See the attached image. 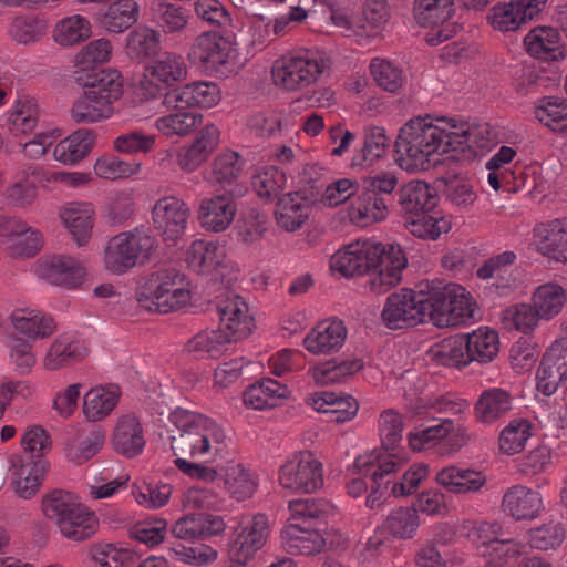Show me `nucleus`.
<instances>
[{
	"mask_svg": "<svg viewBox=\"0 0 567 567\" xmlns=\"http://www.w3.org/2000/svg\"><path fill=\"white\" fill-rule=\"evenodd\" d=\"M475 302L466 289L444 280L422 281L417 290L401 289L390 295L381 318L392 330L429 320L439 328L455 327L474 317Z\"/></svg>",
	"mask_w": 567,
	"mask_h": 567,
	"instance_id": "nucleus-1",
	"label": "nucleus"
},
{
	"mask_svg": "<svg viewBox=\"0 0 567 567\" xmlns=\"http://www.w3.org/2000/svg\"><path fill=\"white\" fill-rule=\"evenodd\" d=\"M402 248L372 239L351 243L331 257V269L344 277L369 272V287L374 293L386 292L398 285L406 267Z\"/></svg>",
	"mask_w": 567,
	"mask_h": 567,
	"instance_id": "nucleus-2",
	"label": "nucleus"
},
{
	"mask_svg": "<svg viewBox=\"0 0 567 567\" xmlns=\"http://www.w3.org/2000/svg\"><path fill=\"white\" fill-rule=\"evenodd\" d=\"M449 120L417 116L406 122L395 141V162L410 172L429 171L440 155L452 152Z\"/></svg>",
	"mask_w": 567,
	"mask_h": 567,
	"instance_id": "nucleus-3",
	"label": "nucleus"
},
{
	"mask_svg": "<svg viewBox=\"0 0 567 567\" xmlns=\"http://www.w3.org/2000/svg\"><path fill=\"white\" fill-rule=\"evenodd\" d=\"M168 420L178 430V435L171 437L174 455L212 462L227 454L229 436L215 420L181 408L172 411Z\"/></svg>",
	"mask_w": 567,
	"mask_h": 567,
	"instance_id": "nucleus-4",
	"label": "nucleus"
},
{
	"mask_svg": "<svg viewBox=\"0 0 567 567\" xmlns=\"http://www.w3.org/2000/svg\"><path fill=\"white\" fill-rule=\"evenodd\" d=\"M291 519L281 530L284 549L290 555L311 556L322 551L326 539L321 532L334 506L323 498H305L289 502Z\"/></svg>",
	"mask_w": 567,
	"mask_h": 567,
	"instance_id": "nucleus-5",
	"label": "nucleus"
},
{
	"mask_svg": "<svg viewBox=\"0 0 567 567\" xmlns=\"http://www.w3.org/2000/svg\"><path fill=\"white\" fill-rule=\"evenodd\" d=\"M42 511L61 534L80 542L91 537L97 527L95 514L65 491L55 489L42 498Z\"/></svg>",
	"mask_w": 567,
	"mask_h": 567,
	"instance_id": "nucleus-6",
	"label": "nucleus"
},
{
	"mask_svg": "<svg viewBox=\"0 0 567 567\" xmlns=\"http://www.w3.org/2000/svg\"><path fill=\"white\" fill-rule=\"evenodd\" d=\"M394 454L383 457L380 453L360 455L354 461L358 477H353L347 484L348 494L354 498L367 492L370 485L371 492L367 496L365 504L374 509L385 501L391 475L398 471V461Z\"/></svg>",
	"mask_w": 567,
	"mask_h": 567,
	"instance_id": "nucleus-7",
	"label": "nucleus"
},
{
	"mask_svg": "<svg viewBox=\"0 0 567 567\" xmlns=\"http://www.w3.org/2000/svg\"><path fill=\"white\" fill-rule=\"evenodd\" d=\"M156 239L144 228L122 231L104 249V265L113 274H125L150 259Z\"/></svg>",
	"mask_w": 567,
	"mask_h": 567,
	"instance_id": "nucleus-8",
	"label": "nucleus"
},
{
	"mask_svg": "<svg viewBox=\"0 0 567 567\" xmlns=\"http://www.w3.org/2000/svg\"><path fill=\"white\" fill-rule=\"evenodd\" d=\"M327 66L322 53L303 50L277 60L271 73L277 85L287 90H298L315 83Z\"/></svg>",
	"mask_w": 567,
	"mask_h": 567,
	"instance_id": "nucleus-9",
	"label": "nucleus"
},
{
	"mask_svg": "<svg viewBox=\"0 0 567 567\" xmlns=\"http://www.w3.org/2000/svg\"><path fill=\"white\" fill-rule=\"evenodd\" d=\"M270 525L266 515L256 514L241 518L229 542L227 555L229 560L246 566L267 544Z\"/></svg>",
	"mask_w": 567,
	"mask_h": 567,
	"instance_id": "nucleus-10",
	"label": "nucleus"
},
{
	"mask_svg": "<svg viewBox=\"0 0 567 567\" xmlns=\"http://www.w3.org/2000/svg\"><path fill=\"white\" fill-rule=\"evenodd\" d=\"M145 79L141 83L142 95L154 100L163 95V87H171L187 76V65L183 55L162 52L145 68Z\"/></svg>",
	"mask_w": 567,
	"mask_h": 567,
	"instance_id": "nucleus-11",
	"label": "nucleus"
},
{
	"mask_svg": "<svg viewBox=\"0 0 567 567\" xmlns=\"http://www.w3.org/2000/svg\"><path fill=\"white\" fill-rule=\"evenodd\" d=\"M279 483L295 492H316L323 485L322 464L311 453H299L281 465Z\"/></svg>",
	"mask_w": 567,
	"mask_h": 567,
	"instance_id": "nucleus-12",
	"label": "nucleus"
},
{
	"mask_svg": "<svg viewBox=\"0 0 567 567\" xmlns=\"http://www.w3.org/2000/svg\"><path fill=\"white\" fill-rule=\"evenodd\" d=\"M189 218V206L175 196L158 199L152 210L154 228L165 243L176 244L185 235Z\"/></svg>",
	"mask_w": 567,
	"mask_h": 567,
	"instance_id": "nucleus-13",
	"label": "nucleus"
},
{
	"mask_svg": "<svg viewBox=\"0 0 567 567\" xmlns=\"http://www.w3.org/2000/svg\"><path fill=\"white\" fill-rule=\"evenodd\" d=\"M192 55L206 69L224 72L229 71V65L235 62L237 48L231 35L204 32L196 38Z\"/></svg>",
	"mask_w": 567,
	"mask_h": 567,
	"instance_id": "nucleus-14",
	"label": "nucleus"
},
{
	"mask_svg": "<svg viewBox=\"0 0 567 567\" xmlns=\"http://www.w3.org/2000/svg\"><path fill=\"white\" fill-rule=\"evenodd\" d=\"M449 128L452 152L467 157L484 154L495 145L496 134L488 123H457L450 118Z\"/></svg>",
	"mask_w": 567,
	"mask_h": 567,
	"instance_id": "nucleus-15",
	"label": "nucleus"
},
{
	"mask_svg": "<svg viewBox=\"0 0 567 567\" xmlns=\"http://www.w3.org/2000/svg\"><path fill=\"white\" fill-rule=\"evenodd\" d=\"M501 526L497 523L464 520L462 533L473 543L485 546L497 557L518 558L526 553V545L514 539H498Z\"/></svg>",
	"mask_w": 567,
	"mask_h": 567,
	"instance_id": "nucleus-16",
	"label": "nucleus"
},
{
	"mask_svg": "<svg viewBox=\"0 0 567 567\" xmlns=\"http://www.w3.org/2000/svg\"><path fill=\"white\" fill-rule=\"evenodd\" d=\"M567 378V324L564 336L556 340L543 355L536 374V388L546 396L557 391L559 383Z\"/></svg>",
	"mask_w": 567,
	"mask_h": 567,
	"instance_id": "nucleus-17",
	"label": "nucleus"
},
{
	"mask_svg": "<svg viewBox=\"0 0 567 567\" xmlns=\"http://www.w3.org/2000/svg\"><path fill=\"white\" fill-rule=\"evenodd\" d=\"M48 468V462L39 455H14L11 460V484L16 494L24 499L35 496Z\"/></svg>",
	"mask_w": 567,
	"mask_h": 567,
	"instance_id": "nucleus-18",
	"label": "nucleus"
},
{
	"mask_svg": "<svg viewBox=\"0 0 567 567\" xmlns=\"http://www.w3.org/2000/svg\"><path fill=\"white\" fill-rule=\"evenodd\" d=\"M35 275L49 284L68 289L80 288L86 278L81 261L69 256H53L38 261Z\"/></svg>",
	"mask_w": 567,
	"mask_h": 567,
	"instance_id": "nucleus-19",
	"label": "nucleus"
},
{
	"mask_svg": "<svg viewBox=\"0 0 567 567\" xmlns=\"http://www.w3.org/2000/svg\"><path fill=\"white\" fill-rule=\"evenodd\" d=\"M217 311L219 328L235 341L248 337L255 327L248 303L238 295H227L219 301Z\"/></svg>",
	"mask_w": 567,
	"mask_h": 567,
	"instance_id": "nucleus-20",
	"label": "nucleus"
},
{
	"mask_svg": "<svg viewBox=\"0 0 567 567\" xmlns=\"http://www.w3.org/2000/svg\"><path fill=\"white\" fill-rule=\"evenodd\" d=\"M453 4L454 0H417L415 8L417 22L423 27H432L426 35L429 44L437 45L451 37L449 25L444 23L453 12Z\"/></svg>",
	"mask_w": 567,
	"mask_h": 567,
	"instance_id": "nucleus-21",
	"label": "nucleus"
},
{
	"mask_svg": "<svg viewBox=\"0 0 567 567\" xmlns=\"http://www.w3.org/2000/svg\"><path fill=\"white\" fill-rule=\"evenodd\" d=\"M220 97V90L215 82L197 81L166 93L164 104L171 107L209 109L218 104Z\"/></svg>",
	"mask_w": 567,
	"mask_h": 567,
	"instance_id": "nucleus-22",
	"label": "nucleus"
},
{
	"mask_svg": "<svg viewBox=\"0 0 567 567\" xmlns=\"http://www.w3.org/2000/svg\"><path fill=\"white\" fill-rule=\"evenodd\" d=\"M546 2L547 0H512L495 6L488 19L494 29L502 32L513 31L536 17Z\"/></svg>",
	"mask_w": 567,
	"mask_h": 567,
	"instance_id": "nucleus-23",
	"label": "nucleus"
},
{
	"mask_svg": "<svg viewBox=\"0 0 567 567\" xmlns=\"http://www.w3.org/2000/svg\"><path fill=\"white\" fill-rule=\"evenodd\" d=\"M236 212L237 205L231 193L218 194L200 202L198 220L204 229L221 233L231 225Z\"/></svg>",
	"mask_w": 567,
	"mask_h": 567,
	"instance_id": "nucleus-24",
	"label": "nucleus"
},
{
	"mask_svg": "<svg viewBox=\"0 0 567 567\" xmlns=\"http://www.w3.org/2000/svg\"><path fill=\"white\" fill-rule=\"evenodd\" d=\"M346 338L347 329L341 320L326 319L307 333L303 346L313 354H330L341 349Z\"/></svg>",
	"mask_w": 567,
	"mask_h": 567,
	"instance_id": "nucleus-25",
	"label": "nucleus"
},
{
	"mask_svg": "<svg viewBox=\"0 0 567 567\" xmlns=\"http://www.w3.org/2000/svg\"><path fill=\"white\" fill-rule=\"evenodd\" d=\"M87 355L84 340L74 332L62 333L56 337L49 348L43 365L47 370H58L73 364Z\"/></svg>",
	"mask_w": 567,
	"mask_h": 567,
	"instance_id": "nucleus-26",
	"label": "nucleus"
},
{
	"mask_svg": "<svg viewBox=\"0 0 567 567\" xmlns=\"http://www.w3.org/2000/svg\"><path fill=\"white\" fill-rule=\"evenodd\" d=\"M27 224L17 217L0 213V237L9 254L14 257H32L41 248V234L31 233L29 241L21 244L19 236L25 234Z\"/></svg>",
	"mask_w": 567,
	"mask_h": 567,
	"instance_id": "nucleus-27",
	"label": "nucleus"
},
{
	"mask_svg": "<svg viewBox=\"0 0 567 567\" xmlns=\"http://www.w3.org/2000/svg\"><path fill=\"white\" fill-rule=\"evenodd\" d=\"M502 506L515 520L534 519L544 507L540 494L524 485L508 488L503 496Z\"/></svg>",
	"mask_w": 567,
	"mask_h": 567,
	"instance_id": "nucleus-28",
	"label": "nucleus"
},
{
	"mask_svg": "<svg viewBox=\"0 0 567 567\" xmlns=\"http://www.w3.org/2000/svg\"><path fill=\"white\" fill-rule=\"evenodd\" d=\"M311 204V198L301 192L285 194L278 199L275 210L278 226L287 231L299 229L310 215Z\"/></svg>",
	"mask_w": 567,
	"mask_h": 567,
	"instance_id": "nucleus-29",
	"label": "nucleus"
},
{
	"mask_svg": "<svg viewBox=\"0 0 567 567\" xmlns=\"http://www.w3.org/2000/svg\"><path fill=\"white\" fill-rule=\"evenodd\" d=\"M226 524L221 516L212 514H190L179 518L172 533L179 539L207 538L221 534Z\"/></svg>",
	"mask_w": 567,
	"mask_h": 567,
	"instance_id": "nucleus-30",
	"label": "nucleus"
},
{
	"mask_svg": "<svg viewBox=\"0 0 567 567\" xmlns=\"http://www.w3.org/2000/svg\"><path fill=\"white\" fill-rule=\"evenodd\" d=\"M527 52L539 60L559 61L565 58V50L559 32L555 28L538 27L528 32L524 39Z\"/></svg>",
	"mask_w": 567,
	"mask_h": 567,
	"instance_id": "nucleus-31",
	"label": "nucleus"
},
{
	"mask_svg": "<svg viewBox=\"0 0 567 567\" xmlns=\"http://www.w3.org/2000/svg\"><path fill=\"white\" fill-rule=\"evenodd\" d=\"M174 269H159L147 276L136 290V300L141 308L161 313V309L167 306L164 299L165 290L173 285Z\"/></svg>",
	"mask_w": 567,
	"mask_h": 567,
	"instance_id": "nucleus-32",
	"label": "nucleus"
},
{
	"mask_svg": "<svg viewBox=\"0 0 567 567\" xmlns=\"http://www.w3.org/2000/svg\"><path fill=\"white\" fill-rule=\"evenodd\" d=\"M309 404L318 412L330 415V420L344 423L352 420L358 413V403L350 395L321 391L308 399Z\"/></svg>",
	"mask_w": 567,
	"mask_h": 567,
	"instance_id": "nucleus-33",
	"label": "nucleus"
},
{
	"mask_svg": "<svg viewBox=\"0 0 567 567\" xmlns=\"http://www.w3.org/2000/svg\"><path fill=\"white\" fill-rule=\"evenodd\" d=\"M95 134L91 130L80 128L61 140L53 147V158L65 166L76 165L93 148Z\"/></svg>",
	"mask_w": 567,
	"mask_h": 567,
	"instance_id": "nucleus-34",
	"label": "nucleus"
},
{
	"mask_svg": "<svg viewBox=\"0 0 567 567\" xmlns=\"http://www.w3.org/2000/svg\"><path fill=\"white\" fill-rule=\"evenodd\" d=\"M185 259L193 270L209 274L224 266L226 249L218 243L198 239L187 248Z\"/></svg>",
	"mask_w": 567,
	"mask_h": 567,
	"instance_id": "nucleus-35",
	"label": "nucleus"
},
{
	"mask_svg": "<svg viewBox=\"0 0 567 567\" xmlns=\"http://www.w3.org/2000/svg\"><path fill=\"white\" fill-rule=\"evenodd\" d=\"M288 394L287 385L266 378L250 384L243 394V401L252 410H267L279 405Z\"/></svg>",
	"mask_w": 567,
	"mask_h": 567,
	"instance_id": "nucleus-36",
	"label": "nucleus"
},
{
	"mask_svg": "<svg viewBox=\"0 0 567 567\" xmlns=\"http://www.w3.org/2000/svg\"><path fill=\"white\" fill-rule=\"evenodd\" d=\"M219 134L215 124L205 125L193 143L179 155L181 167L188 172L196 169L217 147Z\"/></svg>",
	"mask_w": 567,
	"mask_h": 567,
	"instance_id": "nucleus-37",
	"label": "nucleus"
},
{
	"mask_svg": "<svg viewBox=\"0 0 567 567\" xmlns=\"http://www.w3.org/2000/svg\"><path fill=\"white\" fill-rule=\"evenodd\" d=\"M516 259L517 256L514 251H503L485 260L477 269V276L485 280L494 279L493 285L499 290V293L506 295L515 282L512 269Z\"/></svg>",
	"mask_w": 567,
	"mask_h": 567,
	"instance_id": "nucleus-38",
	"label": "nucleus"
},
{
	"mask_svg": "<svg viewBox=\"0 0 567 567\" xmlns=\"http://www.w3.org/2000/svg\"><path fill=\"white\" fill-rule=\"evenodd\" d=\"M386 213L388 205L384 197L375 192L365 190L351 203L348 215L354 225L367 227L384 219Z\"/></svg>",
	"mask_w": 567,
	"mask_h": 567,
	"instance_id": "nucleus-39",
	"label": "nucleus"
},
{
	"mask_svg": "<svg viewBox=\"0 0 567 567\" xmlns=\"http://www.w3.org/2000/svg\"><path fill=\"white\" fill-rule=\"evenodd\" d=\"M437 194L427 183L411 181L405 184L399 194V203L404 216L432 210L437 204Z\"/></svg>",
	"mask_w": 567,
	"mask_h": 567,
	"instance_id": "nucleus-40",
	"label": "nucleus"
},
{
	"mask_svg": "<svg viewBox=\"0 0 567 567\" xmlns=\"http://www.w3.org/2000/svg\"><path fill=\"white\" fill-rule=\"evenodd\" d=\"M140 6L135 0H115L100 16L101 27L110 33H122L137 22Z\"/></svg>",
	"mask_w": 567,
	"mask_h": 567,
	"instance_id": "nucleus-41",
	"label": "nucleus"
},
{
	"mask_svg": "<svg viewBox=\"0 0 567 567\" xmlns=\"http://www.w3.org/2000/svg\"><path fill=\"white\" fill-rule=\"evenodd\" d=\"M14 331L31 342L53 333L55 324L52 318L34 309H18L11 313Z\"/></svg>",
	"mask_w": 567,
	"mask_h": 567,
	"instance_id": "nucleus-42",
	"label": "nucleus"
},
{
	"mask_svg": "<svg viewBox=\"0 0 567 567\" xmlns=\"http://www.w3.org/2000/svg\"><path fill=\"white\" fill-rule=\"evenodd\" d=\"M120 396L121 389L117 384L93 388L84 395L83 412L90 421H100L111 414Z\"/></svg>",
	"mask_w": 567,
	"mask_h": 567,
	"instance_id": "nucleus-43",
	"label": "nucleus"
},
{
	"mask_svg": "<svg viewBox=\"0 0 567 567\" xmlns=\"http://www.w3.org/2000/svg\"><path fill=\"white\" fill-rule=\"evenodd\" d=\"M93 206L89 203H70L61 212V219L79 246L85 245L93 228Z\"/></svg>",
	"mask_w": 567,
	"mask_h": 567,
	"instance_id": "nucleus-44",
	"label": "nucleus"
},
{
	"mask_svg": "<svg viewBox=\"0 0 567 567\" xmlns=\"http://www.w3.org/2000/svg\"><path fill=\"white\" fill-rule=\"evenodd\" d=\"M246 161L234 151H226L216 156L206 179L221 187L236 184L244 174Z\"/></svg>",
	"mask_w": 567,
	"mask_h": 567,
	"instance_id": "nucleus-45",
	"label": "nucleus"
},
{
	"mask_svg": "<svg viewBox=\"0 0 567 567\" xmlns=\"http://www.w3.org/2000/svg\"><path fill=\"white\" fill-rule=\"evenodd\" d=\"M468 361L478 363L491 362L498 353L499 339L495 330L480 327L471 333H463Z\"/></svg>",
	"mask_w": 567,
	"mask_h": 567,
	"instance_id": "nucleus-46",
	"label": "nucleus"
},
{
	"mask_svg": "<svg viewBox=\"0 0 567 567\" xmlns=\"http://www.w3.org/2000/svg\"><path fill=\"white\" fill-rule=\"evenodd\" d=\"M405 228L415 237L435 240L451 228L450 220L432 209L404 216Z\"/></svg>",
	"mask_w": 567,
	"mask_h": 567,
	"instance_id": "nucleus-47",
	"label": "nucleus"
},
{
	"mask_svg": "<svg viewBox=\"0 0 567 567\" xmlns=\"http://www.w3.org/2000/svg\"><path fill=\"white\" fill-rule=\"evenodd\" d=\"M116 451L127 457H133L143 451L145 440L136 416L125 415L120 419L114 432Z\"/></svg>",
	"mask_w": 567,
	"mask_h": 567,
	"instance_id": "nucleus-48",
	"label": "nucleus"
},
{
	"mask_svg": "<svg viewBox=\"0 0 567 567\" xmlns=\"http://www.w3.org/2000/svg\"><path fill=\"white\" fill-rule=\"evenodd\" d=\"M436 481L452 493H470L481 489L486 477L474 470L449 466L436 474Z\"/></svg>",
	"mask_w": 567,
	"mask_h": 567,
	"instance_id": "nucleus-49",
	"label": "nucleus"
},
{
	"mask_svg": "<svg viewBox=\"0 0 567 567\" xmlns=\"http://www.w3.org/2000/svg\"><path fill=\"white\" fill-rule=\"evenodd\" d=\"M456 431L455 423L451 419L434 420L432 424L411 432L408 437L409 444L414 451L427 450L443 441L451 442Z\"/></svg>",
	"mask_w": 567,
	"mask_h": 567,
	"instance_id": "nucleus-50",
	"label": "nucleus"
},
{
	"mask_svg": "<svg viewBox=\"0 0 567 567\" xmlns=\"http://www.w3.org/2000/svg\"><path fill=\"white\" fill-rule=\"evenodd\" d=\"M39 122V107L37 102L28 96L14 101L6 113V123L13 135L31 133Z\"/></svg>",
	"mask_w": 567,
	"mask_h": 567,
	"instance_id": "nucleus-51",
	"label": "nucleus"
},
{
	"mask_svg": "<svg viewBox=\"0 0 567 567\" xmlns=\"http://www.w3.org/2000/svg\"><path fill=\"white\" fill-rule=\"evenodd\" d=\"M513 408L511 394L501 388L483 391L475 404L476 416L483 423H492L505 415Z\"/></svg>",
	"mask_w": 567,
	"mask_h": 567,
	"instance_id": "nucleus-52",
	"label": "nucleus"
},
{
	"mask_svg": "<svg viewBox=\"0 0 567 567\" xmlns=\"http://www.w3.org/2000/svg\"><path fill=\"white\" fill-rule=\"evenodd\" d=\"M153 20L165 34H179L188 24V11L166 0H153L151 6Z\"/></svg>",
	"mask_w": 567,
	"mask_h": 567,
	"instance_id": "nucleus-53",
	"label": "nucleus"
},
{
	"mask_svg": "<svg viewBox=\"0 0 567 567\" xmlns=\"http://www.w3.org/2000/svg\"><path fill=\"white\" fill-rule=\"evenodd\" d=\"M403 421L402 416L390 409L384 411L379 417V433L381 439L382 449L385 451L380 452L383 457L394 454V460L398 461V470L402 466L403 460L399 456L396 449L402 440ZM372 453H377L373 451Z\"/></svg>",
	"mask_w": 567,
	"mask_h": 567,
	"instance_id": "nucleus-54",
	"label": "nucleus"
},
{
	"mask_svg": "<svg viewBox=\"0 0 567 567\" xmlns=\"http://www.w3.org/2000/svg\"><path fill=\"white\" fill-rule=\"evenodd\" d=\"M535 117L555 133L567 132V99L545 96L539 99L534 109Z\"/></svg>",
	"mask_w": 567,
	"mask_h": 567,
	"instance_id": "nucleus-55",
	"label": "nucleus"
},
{
	"mask_svg": "<svg viewBox=\"0 0 567 567\" xmlns=\"http://www.w3.org/2000/svg\"><path fill=\"white\" fill-rule=\"evenodd\" d=\"M174 111L155 121V127L167 137L185 136L202 124L203 115L185 107H173Z\"/></svg>",
	"mask_w": 567,
	"mask_h": 567,
	"instance_id": "nucleus-56",
	"label": "nucleus"
},
{
	"mask_svg": "<svg viewBox=\"0 0 567 567\" xmlns=\"http://www.w3.org/2000/svg\"><path fill=\"white\" fill-rule=\"evenodd\" d=\"M430 353L433 360L441 365L462 368L470 363L463 333L435 343Z\"/></svg>",
	"mask_w": 567,
	"mask_h": 567,
	"instance_id": "nucleus-57",
	"label": "nucleus"
},
{
	"mask_svg": "<svg viewBox=\"0 0 567 567\" xmlns=\"http://www.w3.org/2000/svg\"><path fill=\"white\" fill-rule=\"evenodd\" d=\"M236 342L230 336L223 331L219 327L217 330L204 331L196 334L187 344L189 352H194L199 357L218 358Z\"/></svg>",
	"mask_w": 567,
	"mask_h": 567,
	"instance_id": "nucleus-58",
	"label": "nucleus"
},
{
	"mask_svg": "<svg viewBox=\"0 0 567 567\" xmlns=\"http://www.w3.org/2000/svg\"><path fill=\"white\" fill-rule=\"evenodd\" d=\"M113 111V106H107V103L101 102L85 89L83 96L73 103L71 117L76 123H95L110 118Z\"/></svg>",
	"mask_w": 567,
	"mask_h": 567,
	"instance_id": "nucleus-59",
	"label": "nucleus"
},
{
	"mask_svg": "<svg viewBox=\"0 0 567 567\" xmlns=\"http://www.w3.org/2000/svg\"><path fill=\"white\" fill-rule=\"evenodd\" d=\"M159 43V31L147 25H138L126 38V52L132 59H146L157 52Z\"/></svg>",
	"mask_w": 567,
	"mask_h": 567,
	"instance_id": "nucleus-60",
	"label": "nucleus"
},
{
	"mask_svg": "<svg viewBox=\"0 0 567 567\" xmlns=\"http://www.w3.org/2000/svg\"><path fill=\"white\" fill-rule=\"evenodd\" d=\"M224 484L227 492L236 501L251 497L257 488L254 473L239 463L226 467Z\"/></svg>",
	"mask_w": 567,
	"mask_h": 567,
	"instance_id": "nucleus-61",
	"label": "nucleus"
},
{
	"mask_svg": "<svg viewBox=\"0 0 567 567\" xmlns=\"http://www.w3.org/2000/svg\"><path fill=\"white\" fill-rule=\"evenodd\" d=\"M91 35V23L87 18L74 14L61 19L53 30L54 41L61 45L70 47L81 43Z\"/></svg>",
	"mask_w": 567,
	"mask_h": 567,
	"instance_id": "nucleus-62",
	"label": "nucleus"
},
{
	"mask_svg": "<svg viewBox=\"0 0 567 567\" xmlns=\"http://www.w3.org/2000/svg\"><path fill=\"white\" fill-rule=\"evenodd\" d=\"M91 94L96 95L101 102L113 106V102L118 100L123 93V80L117 70L106 69L97 72L94 80L85 85Z\"/></svg>",
	"mask_w": 567,
	"mask_h": 567,
	"instance_id": "nucleus-63",
	"label": "nucleus"
},
{
	"mask_svg": "<svg viewBox=\"0 0 567 567\" xmlns=\"http://www.w3.org/2000/svg\"><path fill=\"white\" fill-rule=\"evenodd\" d=\"M94 567H134L136 555L128 548H120L113 544H100L91 549Z\"/></svg>",
	"mask_w": 567,
	"mask_h": 567,
	"instance_id": "nucleus-64",
	"label": "nucleus"
}]
</instances>
